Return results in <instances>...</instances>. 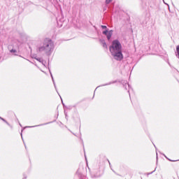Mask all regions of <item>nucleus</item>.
I'll return each instance as SVG.
<instances>
[{"label":"nucleus","instance_id":"39448f33","mask_svg":"<svg viewBox=\"0 0 179 179\" xmlns=\"http://www.w3.org/2000/svg\"><path fill=\"white\" fill-rule=\"evenodd\" d=\"M113 1V0H106V3H110Z\"/></svg>","mask_w":179,"mask_h":179},{"label":"nucleus","instance_id":"0eeeda50","mask_svg":"<svg viewBox=\"0 0 179 179\" xmlns=\"http://www.w3.org/2000/svg\"><path fill=\"white\" fill-rule=\"evenodd\" d=\"M3 121H4V122H6V121H5V120L4 119H1Z\"/></svg>","mask_w":179,"mask_h":179},{"label":"nucleus","instance_id":"423d86ee","mask_svg":"<svg viewBox=\"0 0 179 179\" xmlns=\"http://www.w3.org/2000/svg\"><path fill=\"white\" fill-rule=\"evenodd\" d=\"M103 29H106V27L105 26H102Z\"/></svg>","mask_w":179,"mask_h":179},{"label":"nucleus","instance_id":"7ed1b4c3","mask_svg":"<svg viewBox=\"0 0 179 179\" xmlns=\"http://www.w3.org/2000/svg\"><path fill=\"white\" fill-rule=\"evenodd\" d=\"M103 34H105L108 40H110L111 38V36H113V31H104L103 32Z\"/></svg>","mask_w":179,"mask_h":179},{"label":"nucleus","instance_id":"f03ea898","mask_svg":"<svg viewBox=\"0 0 179 179\" xmlns=\"http://www.w3.org/2000/svg\"><path fill=\"white\" fill-rule=\"evenodd\" d=\"M55 45L54 43L52 42H49L45 48H39V51H45V54L48 55H51L54 52Z\"/></svg>","mask_w":179,"mask_h":179},{"label":"nucleus","instance_id":"f257e3e1","mask_svg":"<svg viewBox=\"0 0 179 179\" xmlns=\"http://www.w3.org/2000/svg\"><path fill=\"white\" fill-rule=\"evenodd\" d=\"M110 55L117 61H121L124 56L122 55V45L118 40H115L112 42L111 45L109 47Z\"/></svg>","mask_w":179,"mask_h":179},{"label":"nucleus","instance_id":"20e7f679","mask_svg":"<svg viewBox=\"0 0 179 179\" xmlns=\"http://www.w3.org/2000/svg\"><path fill=\"white\" fill-rule=\"evenodd\" d=\"M102 45H103V48H107V43H106V42L102 41Z\"/></svg>","mask_w":179,"mask_h":179}]
</instances>
